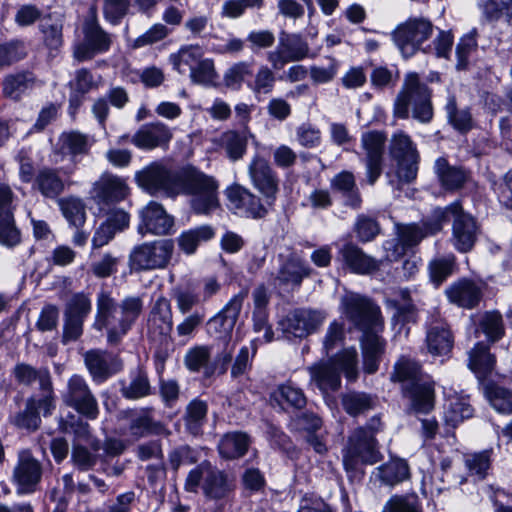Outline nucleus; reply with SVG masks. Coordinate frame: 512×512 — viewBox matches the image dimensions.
<instances>
[{
	"mask_svg": "<svg viewBox=\"0 0 512 512\" xmlns=\"http://www.w3.org/2000/svg\"><path fill=\"white\" fill-rule=\"evenodd\" d=\"M380 460L377 441L365 428H357L349 436L343 451L346 471H357L362 464H374Z\"/></svg>",
	"mask_w": 512,
	"mask_h": 512,
	"instance_id": "obj_11",
	"label": "nucleus"
},
{
	"mask_svg": "<svg viewBox=\"0 0 512 512\" xmlns=\"http://www.w3.org/2000/svg\"><path fill=\"white\" fill-rule=\"evenodd\" d=\"M446 219L448 215L453 216V244L460 252L469 251L476 240L477 226L475 220L468 214H465L458 202H455L444 208Z\"/></svg>",
	"mask_w": 512,
	"mask_h": 512,
	"instance_id": "obj_17",
	"label": "nucleus"
},
{
	"mask_svg": "<svg viewBox=\"0 0 512 512\" xmlns=\"http://www.w3.org/2000/svg\"><path fill=\"white\" fill-rule=\"evenodd\" d=\"M215 467L216 465H213L210 461L204 460L192 468L185 478V491L190 493H198L199 491L202 492L208 483L209 478H211Z\"/></svg>",
	"mask_w": 512,
	"mask_h": 512,
	"instance_id": "obj_36",
	"label": "nucleus"
},
{
	"mask_svg": "<svg viewBox=\"0 0 512 512\" xmlns=\"http://www.w3.org/2000/svg\"><path fill=\"white\" fill-rule=\"evenodd\" d=\"M248 296L247 290H241L235 294L224 308L209 321L210 329L219 334V337H227L235 327L241 312L243 303Z\"/></svg>",
	"mask_w": 512,
	"mask_h": 512,
	"instance_id": "obj_22",
	"label": "nucleus"
},
{
	"mask_svg": "<svg viewBox=\"0 0 512 512\" xmlns=\"http://www.w3.org/2000/svg\"><path fill=\"white\" fill-rule=\"evenodd\" d=\"M426 344L428 352L433 356H445L453 347V336L447 325L438 322L427 330Z\"/></svg>",
	"mask_w": 512,
	"mask_h": 512,
	"instance_id": "obj_28",
	"label": "nucleus"
},
{
	"mask_svg": "<svg viewBox=\"0 0 512 512\" xmlns=\"http://www.w3.org/2000/svg\"><path fill=\"white\" fill-rule=\"evenodd\" d=\"M130 434L136 438L150 434L169 435L170 432L160 422L154 421L147 412L136 415L129 426Z\"/></svg>",
	"mask_w": 512,
	"mask_h": 512,
	"instance_id": "obj_38",
	"label": "nucleus"
},
{
	"mask_svg": "<svg viewBox=\"0 0 512 512\" xmlns=\"http://www.w3.org/2000/svg\"><path fill=\"white\" fill-rule=\"evenodd\" d=\"M173 137L172 130L163 122L145 124L132 136L131 142L139 149L151 150L167 145Z\"/></svg>",
	"mask_w": 512,
	"mask_h": 512,
	"instance_id": "obj_23",
	"label": "nucleus"
},
{
	"mask_svg": "<svg viewBox=\"0 0 512 512\" xmlns=\"http://www.w3.org/2000/svg\"><path fill=\"white\" fill-rule=\"evenodd\" d=\"M130 0H104L103 15L112 25L120 23L121 19L128 13Z\"/></svg>",
	"mask_w": 512,
	"mask_h": 512,
	"instance_id": "obj_63",
	"label": "nucleus"
},
{
	"mask_svg": "<svg viewBox=\"0 0 512 512\" xmlns=\"http://www.w3.org/2000/svg\"><path fill=\"white\" fill-rule=\"evenodd\" d=\"M252 75V65L246 61H240L230 66L223 75V81L227 88L239 90L247 76Z\"/></svg>",
	"mask_w": 512,
	"mask_h": 512,
	"instance_id": "obj_53",
	"label": "nucleus"
},
{
	"mask_svg": "<svg viewBox=\"0 0 512 512\" xmlns=\"http://www.w3.org/2000/svg\"><path fill=\"white\" fill-rule=\"evenodd\" d=\"M296 140L302 147L316 148L322 140L321 131L311 123H302L296 128Z\"/></svg>",
	"mask_w": 512,
	"mask_h": 512,
	"instance_id": "obj_62",
	"label": "nucleus"
},
{
	"mask_svg": "<svg viewBox=\"0 0 512 512\" xmlns=\"http://www.w3.org/2000/svg\"><path fill=\"white\" fill-rule=\"evenodd\" d=\"M36 184L40 192L50 198L56 197L64 189L63 181L57 173L51 169L41 170L37 175Z\"/></svg>",
	"mask_w": 512,
	"mask_h": 512,
	"instance_id": "obj_50",
	"label": "nucleus"
},
{
	"mask_svg": "<svg viewBox=\"0 0 512 512\" xmlns=\"http://www.w3.org/2000/svg\"><path fill=\"white\" fill-rule=\"evenodd\" d=\"M139 216L138 232L142 235L150 233L161 236L173 231L174 218L158 202L150 201L139 211Z\"/></svg>",
	"mask_w": 512,
	"mask_h": 512,
	"instance_id": "obj_19",
	"label": "nucleus"
},
{
	"mask_svg": "<svg viewBox=\"0 0 512 512\" xmlns=\"http://www.w3.org/2000/svg\"><path fill=\"white\" fill-rule=\"evenodd\" d=\"M445 222L446 211L442 210V208H436L431 219L423 222V227L417 224L397 225V239L385 241L383 244L386 260H397L408 249L418 245L424 237L440 231Z\"/></svg>",
	"mask_w": 512,
	"mask_h": 512,
	"instance_id": "obj_7",
	"label": "nucleus"
},
{
	"mask_svg": "<svg viewBox=\"0 0 512 512\" xmlns=\"http://www.w3.org/2000/svg\"><path fill=\"white\" fill-rule=\"evenodd\" d=\"M341 255L347 266L359 274H369L379 268L380 261L366 255L360 248L353 244L345 245Z\"/></svg>",
	"mask_w": 512,
	"mask_h": 512,
	"instance_id": "obj_29",
	"label": "nucleus"
},
{
	"mask_svg": "<svg viewBox=\"0 0 512 512\" xmlns=\"http://www.w3.org/2000/svg\"><path fill=\"white\" fill-rule=\"evenodd\" d=\"M343 407L351 416L362 414L373 407L372 398L364 393H350L343 398Z\"/></svg>",
	"mask_w": 512,
	"mask_h": 512,
	"instance_id": "obj_60",
	"label": "nucleus"
},
{
	"mask_svg": "<svg viewBox=\"0 0 512 512\" xmlns=\"http://www.w3.org/2000/svg\"><path fill=\"white\" fill-rule=\"evenodd\" d=\"M392 380L403 383L405 397L409 400V412L414 415L428 414L434 408V386L429 377L423 375L420 366L407 358L395 364Z\"/></svg>",
	"mask_w": 512,
	"mask_h": 512,
	"instance_id": "obj_4",
	"label": "nucleus"
},
{
	"mask_svg": "<svg viewBox=\"0 0 512 512\" xmlns=\"http://www.w3.org/2000/svg\"><path fill=\"white\" fill-rule=\"evenodd\" d=\"M62 399L67 406L73 408L87 419L94 420L98 417L99 407L97 399L83 377L73 375L68 380Z\"/></svg>",
	"mask_w": 512,
	"mask_h": 512,
	"instance_id": "obj_14",
	"label": "nucleus"
},
{
	"mask_svg": "<svg viewBox=\"0 0 512 512\" xmlns=\"http://www.w3.org/2000/svg\"><path fill=\"white\" fill-rule=\"evenodd\" d=\"M485 394L492 407L499 413H512V391L496 384H488Z\"/></svg>",
	"mask_w": 512,
	"mask_h": 512,
	"instance_id": "obj_46",
	"label": "nucleus"
},
{
	"mask_svg": "<svg viewBox=\"0 0 512 512\" xmlns=\"http://www.w3.org/2000/svg\"><path fill=\"white\" fill-rule=\"evenodd\" d=\"M448 299L459 307L472 309L482 298V288L479 284L468 279H462L452 284L447 290Z\"/></svg>",
	"mask_w": 512,
	"mask_h": 512,
	"instance_id": "obj_26",
	"label": "nucleus"
},
{
	"mask_svg": "<svg viewBox=\"0 0 512 512\" xmlns=\"http://www.w3.org/2000/svg\"><path fill=\"white\" fill-rule=\"evenodd\" d=\"M61 149L70 154H82L87 151V137L79 132H67L60 136Z\"/></svg>",
	"mask_w": 512,
	"mask_h": 512,
	"instance_id": "obj_64",
	"label": "nucleus"
},
{
	"mask_svg": "<svg viewBox=\"0 0 512 512\" xmlns=\"http://www.w3.org/2000/svg\"><path fill=\"white\" fill-rule=\"evenodd\" d=\"M326 315L312 309H296L280 322L287 336L303 338L315 332L325 320Z\"/></svg>",
	"mask_w": 512,
	"mask_h": 512,
	"instance_id": "obj_18",
	"label": "nucleus"
},
{
	"mask_svg": "<svg viewBox=\"0 0 512 512\" xmlns=\"http://www.w3.org/2000/svg\"><path fill=\"white\" fill-rule=\"evenodd\" d=\"M43 476L42 463L28 449L17 453V459L11 472V483L19 496L30 495L37 491Z\"/></svg>",
	"mask_w": 512,
	"mask_h": 512,
	"instance_id": "obj_12",
	"label": "nucleus"
},
{
	"mask_svg": "<svg viewBox=\"0 0 512 512\" xmlns=\"http://www.w3.org/2000/svg\"><path fill=\"white\" fill-rule=\"evenodd\" d=\"M250 181L271 206L279 191V180L269 161L260 154H255L247 167Z\"/></svg>",
	"mask_w": 512,
	"mask_h": 512,
	"instance_id": "obj_16",
	"label": "nucleus"
},
{
	"mask_svg": "<svg viewBox=\"0 0 512 512\" xmlns=\"http://www.w3.org/2000/svg\"><path fill=\"white\" fill-rule=\"evenodd\" d=\"M84 360L88 371L96 382H103L115 373V370L112 368L114 357L106 351H87L84 355Z\"/></svg>",
	"mask_w": 512,
	"mask_h": 512,
	"instance_id": "obj_27",
	"label": "nucleus"
},
{
	"mask_svg": "<svg viewBox=\"0 0 512 512\" xmlns=\"http://www.w3.org/2000/svg\"><path fill=\"white\" fill-rule=\"evenodd\" d=\"M226 195L231 208L242 216L262 218L267 213L260 199L242 185H232L226 190Z\"/></svg>",
	"mask_w": 512,
	"mask_h": 512,
	"instance_id": "obj_20",
	"label": "nucleus"
},
{
	"mask_svg": "<svg viewBox=\"0 0 512 512\" xmlns=\"http://www.w3.org/2000/svg\"><path fill=\"white\" fill-rule=\"evenodd\" d=\"M433 32L434 25L428 18L410 17L393 30L392 40L403 57L409 58L420 50L428 52L423 44Z\"/></svg>",
	"mask_w": 512,
	"mask_h": 512,
	"instance_id": "obj_8",
	"label": "nucleus"
},
{
	"mask_svg": "<svg viewBox=\"0 0 512 512\" xmlns=\"http://www.w3.org/2000/svg\"><path fill=\"white\" fill-rule=\"evenodd\" d=\"M341 307L347 319L363 332L361 348L364 371L368 374L375 373L384 352V341L379 336L383 329L379 307L359 294L342 297Z\"/></svg>",
	"mask_w": 512,
	"mask_h": 512,
	"instance_id": "obj_2",
	"label": "nucleus"
},
{
	"mask_svg": "<svg viewBox=\"0 0 512 512\" xmlns=\"http://www.w3.org/2000/svg\"><path fill=\"white\" fill-rule=\"evenodd\" d=\"M276 77L273 70L267 65H261L253 81L248 83V87L255 95L270 94L275 86Z\"/></svg>",
	"mask_w": 512,
	"mask_h": 512,
	"instance_id": "obj_51",
	"label": "nucleus"
},
{
	"mask_svg": "<svg viewBox=\"0 0 512 512\" xmlns=\"http://www.w3.org/2000/svg\"><path fill=\"white\" fill-rule=\"evenodd\" d=\"M91 311V301L84 293L74 294L67 302L64 316L85 320Z\"/></svg>",
	"mask_w": 512,
	"mask_h": 512,
	"instance_id": "obj_61",
	"label": "nucleus"
},
{
	"mask_svg": "<svg viewBox=\"0 0 512 512\" xmlns=\"http://www.w3.org/2000/svg\"><path fill=\"white\" fill-rule=\"evenodd\" d=\"M142 310L143 299L139 296H128L118 303L110 293L101 291L97 296L93 328L106 330L108 343L117 344L132 328Z\"/></svg>",
	"mask_w": 512,
	"mask_h": 512,
	"instance_id": "obj_3",
	"label": "nucleus"
},
{
	"mask_svg": "<svg viewBox=\"0 0 512 512\" xmlns=\"http://www.w3.org/2000/svg\"><path fill=\"white\" fill-rule=\"evenodd\" d=\"M172 312L170 302L160 297L156 300L149 318L148 332L154 339L165 340L172 331Z\"/></svg>",
	"mask_w": 512,
	"mask_h": 512,
	"instance_id": "obj_25",
	"label": "nucleus"
},
{
	"mask_svg": "<svg viewBox=\"0 0 512 512\" xmlns=\"http://www.w3.org/2000/svg\"><path fill=\"white\" fill-rule=\"evenodd\" d=\"M473 415V408L469 404L468 399L462 396H453L448 399L445 408V421L455 427L464 419L470 418Z\"/></svg>",
	"mask_w": 512,
	"mask_h": 512,
	"instance_id": "obj_41",
	"label": "nucleus"
},
{
	"mask_svg": "<svg viewBox=\"0 0 512 512\" xmlns=\"http://www.w3.org/2000/svg\"><path fill=\"white\" fill-rule=\"evenodd\" d=\"M20 242V233L14 225L12 214V191L8 186H0V243L14 246Z\"/></svg>",
	"mask_w": 512,
	"mask_h": 512,
	"instance_id": "obj_24",
	"label": "nucleus"
},
{
	"mask_svg": "<svg viewBox=\"0 0 512 512\" xmlns=\"http://www.w3.org/2000/svg\"><path fill=\"white\" fill-rule=\"evenodd\" d=\"M339 70V61L335 58H327L326 63L312 65L309 69V76L316 85L326 84L336 77Z\"/></svg>",
	"mask_w": 512,
	"mask_h": 512,
	"instance_id": "obj_55",
	"label": "nucleus"
},
{
	"mask_svg": "<svg viewBox=\"0 0 512 512\" xmlns=\"http://www.w3.org/2000/svg\"><path fill=\"white\" fill-rule=\"evenodd\" d=\"M210 358V348L208 346L198 345L187 351L184 362L190 371L198 372L203 369L204 375L211 377L215 374V368L211 365Z\"/></svg>",
	"mask_w": 512,
	"mask_h": 512,
	"instance_id": "obj_35",
	"label": "nucleus"
},
{
	"mask_svg": "<svg viewBox=\"0 0 512 512\" xmlns=\"http://www.w3.org/2000/svg\"><path fill=\"white\" fill-rule=\"evenodd\" d=\"M271 399L277 402L283 409L285 405L296 409H301L306 405V397L303 391L291 383L280 385L271 394Z\"/></svg>",
	"mask_w": 512,
	"mask_h": 512,
	"instance_id": "obj_40",
	"label": "nucleus"
},
{
	"mask_svg": "<svg viewBox=\"0 0 512 512\" xmlns=\"http://www.w3.org/2000/svg\"><path fill=\"white\" fill-rule=\"evenodd\" d=\"M82 32L83 40L73 48V56L78 62L91 60L110 49L111 36L98 23L95 7L90 9V16L85 19Z\"/></svg>",
	"mask_w": 512,
	"mask_h": 512,
	"instance_id": "obj_10",
	"label": "nucleus"
},
{
	"mask_svg": "<svg viewBox=\"0 0 512 512\" xmlns=\"http://www.w3.org/2000/svg\"><path fill=\"white\" fill-rule=\"evenodd\" d=\"M203 55L202 48L199 45H185L179 51L170 56V61L174 69L179 73H183V66L195 67L201 61Z\"/></svg>",
	"mask_w": 512,
	"mask_h": 512,
	"instance_id": "obj_49",
	"label": "nucleus"
},
{
	"mask_svg": "<svg viewBox=\"0 0 512 512\" xmlns=\"http://www.w3.org/2000/svg\"><path fill=\"white\" fill-rule=\"evenodd\" d=\"M479 327L489 341H498L504 335V324L500 313L486 312L479 322Z\"/></svg>",
	"mask_w": 512,
	"mask_h": 512,
	"instance_id": "obj_52",
	"label": "nucleus"
},
{
	"mask_svg": "<svg viewBox=\"0 0 512 512\" xmlns=\"http://www.w3.org/2000/svg\"><path fill=\"white\" fill-rule=\"evenodd\" d=\"M385 144L386 135L381 131H367L361 135V160L365 165L370 185H373L382 173Z\"/></svg>",
	"mask_w": 512,
	"mask_h": 512,
	"instance_id": "obj_15",
	"label": "nucleus"
},
{
	"mask_svg": "<svg viewBox=\"0 0 512 512\" xmlns=\"http://www.w3.org/2000/svg\"><path fill=\"white\" fill-rule=\"evenodd\" d=\"M310 384L315 385L326 397L329 392L337 391L341 386L340 372L343 371L348 380L357 377V351L355 348L345 349L335 357L316 363L308 368Z\"/></svg>",
	"mask_w": 512,
	"mask_h": 512,
	"instance_id": "obj_6",
	"label": "nucleus"
},
{
	"mask_svg": "<svg viewBox=\"0 0 512 512\" xmlns=\"http://www.w3.org/2000/svg\"><path fill=\"white\" fill-rule=\"evenodd\" d=\"M280 48H283L292 61H299L307 57L309 47L297 34L282 32L278 38Z\"/></svg>",
	"mask_w": 512,
	"mask_h": 512,
	"instance_id": "obj_47",
	"label": "nucleus"
},
{
	"mask_svg": "<svg viewBox=\"0 0 512 512\" xmlns=\"http://www.w3.org/2000/svg\"><path fill=\"white\" fill-rule=\"evenodd\" d=\"M390 154L397 161V176L400 182L410 183L416 179L419 153L410 136L403 131L392 135Z\"/></svg>",
	"mask_w": 512,
	"mask_h": 512,
	"instance_id": "obj_13",
	"label": "nucleus"
},
{
	"mask_svg": "<svg viewBox=\"0 0 512 512\" xmlns=\"http://www.w3.org/2000/svg\"><path fill=\"white\" fill-rule=\"evenodd\" d=\"M13 422L16 426L28 430H36L39 427L41 419L37 411L35 398L27 399L24 411L19 412Z\"/></svg>",
	"mask_w": 512,
	"mask_h": 512,
	"instance_id": "obj_58",
	"label": "nucleus"
},
{
	"mask_svg": "<svg viewBox=\"0 0 512 512\" xmlns=\"http://www.w3.org/2000/svg\"><path fill=\"white\" fill-rule=\"evenodd\" d=\"M129 192L126 181L116 175L104 173L94 182L91 194L98 203L110 204L124 200Z\"/></svg>",
	"mask_w": 512,
	"mask_h": 512,
	"instance_id": "obj_21",
	"label": "nucleus"
},
{
	"mask_svg": "<svg viewBox=\"0 0 512 512\" xmlns=\"http://www.w3.org/2000/svg\"><path fill=\"white\" fill-rule=\"evenodd\" d=\"M431 97L432 91L419 75L416 72L407 73L394 102V116L407 119L411 114L420 123L431 122L434 114Z\"/></svg>",
	"mask_w": 512,
	"mask_h": 512,
	"instance_id": "obj_5",
	"label": "nucleus"
},
{
	"mask_svg": "<svg viewBox=\"0 0 512 512\" xmlns=\"http://www.w3.org/2000/svg\"><path fill=\"white\" fill-rule=\"evenodd\" d=\"M249 446L248 436L241 432H231L225 434L219 444L220 455L226 459H235L243 456Z\"/></svg>",
	"mask_w": 512,
	"mask_h": 512,
	"instance_id": "obj_34",
	"label": "nucleus"
},
{
	"mask_svg": "<svg viewBox=\"0 0 512 512\" xmlns=\"http://www.w3.org/2000/svg\"><path fill=\"white\" fill-rule=\"evenodd\" d=\"M217 142L225 150L227 157L233 162L242 159L246 152L247 138L234 130L222 133Z\"/></svg>",
	"mask_w": 512,
	"mask_h": 512,
	"instance_id": "obj_37",
	"label": "nucleus"
},
{
	"mask_svg": "<svg viewBox=\"0 0 512 512\" xmlns=\"http://www.w3.org/2000/svg\"><path fill=\"white\" fill-rule=\"evenodd\" d=\"M378 470L381 481L390 486L396 485L410 476L409 466L403 459H393Z\"/></svg>",
	"mask_w": 512,
	"mask_h": 512,
	"instance_id": "obj_42",
	"label": "nucleus"
},
{
	"mask_svg": "<svg viewBox=\"0 0 512 512\" xmlns=\"http://www.w3.org/2000/svg\"><path fill=\"white\" fill-rule=\"evenodd\" d=\"M190 78L193 83L203 86L216 84L218 75L211 59H202L195 67H191Z\"/></svg>",
	"mask_w": 512,
	"mask_h": 512,
	"instance_id": "obj_54",
	"label": "nucleus"
},
{
	"mask_svg": "<svg viewBox=\"0 0 512 512\" xmlns=\"http://www.w3.org/2000/svg\"><path fill=\"white\" fill-rule=\"evenodd\" d=\"M199 459V453L196 449L188 445H181L169 452L168 461L174 471H178L180 466L194 464Z\"/></svg>",
	"mask_w": 512,
	"mask_h": 512,
	"instance_id": "obj_59",
	"label": "nucleus"
},
{
	"mask_svg": "<svg viewBox=\"0 0 512 512\" xmlns=\"http://www.w3.org/2000/svg\"><path fill=\"white\" fill-rule=\"evenodd\" d=\"M308 274V268L300 260L290 259L281 266L276 280L281 285L298 286Z\"/></svg>",
	"mask_w": 512,
	"mask_h": 512,
	"instance_id": "obj_44",
	"label": "nucleus"
},
{
	"mask_svg": "<svg viewBox=\"0 0 512 512\" xmlns=\"http://www.w3.org/2000/svg\"><path fill=\"white\" fill-rule=\"evenodd\" d=\"M174 243L170 239H160L135 246L129 255V266L134 271L164 269L170 263Z\"/></svg>",
	"mask_w": 512,
	"mask_h": 512,
	"instance_id": "obj_9",
	"label": "nucleus"
},
{
	"mask_svg": "<svg viewBox=\"0 0 512 512\" xmlns=\"http://www.w3.org/2000/svg\"><path fill=\"white\" fill-rule=\"evenodd\" d=\"M135 179L139 187L151 195H191V207L197 214H210L219 206L217 182L193 167L174 173L155 162L138 171Z\"/></svg>",
	"mask_w": 512,
	"mask_h": 512,
	"instance_id": "obj_1",
	"label": "nucleus"
},
{
	"mask_svg": "<svg viewBox=\"0 0 512 512\" xmlns=\"http://www.w3.org/2000/svg\"><path fill=\"white\" fill-rule=\"evenodd\" d=\"M207 411V403L197 398L187 405L184 421L187 430L191 434L197 435L200 432L201 427L206 421Z\"/></svg>",
	"mask_w": 512,
	"mask_h": 512,
	"instance_id": "obj_43",
	"label": "nucleus"
},
{
	"mask_svg": "<svg viewBox=\"0 0 512 512\" xmlns=\"http://www.w3.org/2000/svg\"><path fill=\"white\" fill-rule=\"evenodd\" d=\"M15 381L19 385L31 386L39 384L40 389L47 391L51 389L49 371L45 368H35L27 363H18L12 371Z\"/></svg>",
	"mask_w": 512,
	"mask_h": 512,
	"instance_id": "obj_30",
	"label": "nucleus"
},
{
	"mask_svg": "<svg viewBox=\"0 0 512 512\" xmlns=\"http://www.w3.org/2000/svg\"><path fill=\"white\" fill-rule=\"evenodd\" d=\"M446 112L450 123L459 131H468L472 128V117L467 109L458 110L454 96L448 98Z\"/></svg>",
	"mask_w": 512,
	"mask_h": 512,
	"instance_id": "obj_57",
	"label": "nucleus"
},
{
	"mask_svg": "<svg viewBox=\"0 0 512 512\" xmlns=\"http://www.w3.org/2000/svg\"><path fill=\"white\" fill-rule=\"evenodd\" d=\"M233 489V480L216 466L202 493L209 500H222L228 497Z\"/></svg>",
	"mask_w": 512,
	"mask_h": 512,
	"instance_id": "obj_33",
	"label": "nucleus"
},
{
	"mask_svg": "<svg viewBox=\"0 0 512 512\" xmlns=\"http://www.w3.org/2000/svg\"><path fill=\"white\" fill-rule=\"evenodd\" d=\"M214 234L211 226L201 225L183 231L177 238V244L183 253L192 255L196 252L199 245L212 239Z\"/></svg>",
	"mask_w": 512,
	"mask_h": 512,
	"instance_id": "obj_32",
	"label": "nucleus"
},
{
	"mask_svg": "<svg viewBox=\"0 0 512 512\" xmlns=\"http://www.w3.org/2000/svg\"><path fill=\"white\" fill-rule=\"evenodd\" d=\"M494 362V357L489 353L488 347L483 343H477L469 352L468 366L479 379L492 370Z\"/></svg>",
	"mask_w": 512,
	"mask_h": 512,
	"instance_id": "obj_39",
	"label": "nucleus"
},
{
	"mask_svg": "<svg viewBox=\"0 0 512 512\" xmlns=\"http://www.w3.org/2000/svg\"><path fill=\"white\" fill-rule=\"evenodd\" d=\"M31 85L32 78L27 73L10 75L4 80L3 93L13 100H18Z\"/></svg>",
	"mask_w": 512,
	"mask_h": 512,
	"instance_id": "obj_56",
	"label": "nucleus"
},
{
	"mask_svg": "<svg viewBox=\"0 0 512 512\" xmlns=\"http://www.w3.org/2000/svg\"><path fill=\"white\" fill-rule=\"evenodd\" d=\"M40 31L43 34L45 44L51 49H57L62 45L63 23L59 17L47 15L40 19Z\"/></svg>",
	"mask_w": 512,
	"mask_h": 512,
	"instance_id": "obj_45",
	"label": "nucleus"
},
{
	"mask_svg": "<svg viewBox=\"0 0 512 512\" xmlns=\"http://www.w3.org/2000/svg\"><path fill=\"white\" fill-rule=\"evenodd\" d=\"M59 206L65 219L76 228L85 223V205L79 198L68 197L59 201Z\"/></svg>",
	"mask_w": 512,
	"mask_h": 512,
	"instance_id": "obj_48",
	"label": "nucleus"
},
{
	"mask_svg": "<svg viewBox=\"0 0 512 512\" xmlns=\"http://www.w3.org/2000/svg\"><path fill=\"white\" fill-rule=\"evenodd\" d=\"M435 172L446 190L460 189L469 179V173L465 169L449 165L445 158L436 160Z\"/></svg>",
	"mask_w": 512,
	"mask_h": 512,
	"instance_id": "obj_31",
	"label": "nucleus"
}]
</instances>
